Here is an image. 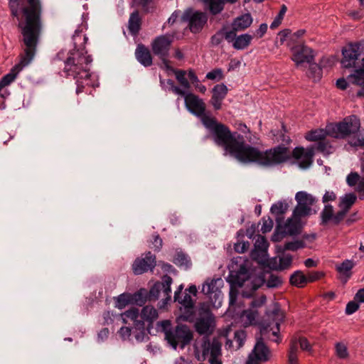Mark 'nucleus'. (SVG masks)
I'll list each match as a JSON object with an SVG mask.
<instances>
[{"mask_svg": "<svg viewBox=\"0 0 364 364\" xmlns=\"http://www.w3.org/2000/svg\"><path fill=\"white\" fill-rule=\"evenodd\" d=\"M203 124L213 134L215 142L224 148L226 152L243 164L257 163L271 167L286 161L289 159L288 149L279 145L265 151L245 144L243 136L231 132L230 129L212 117H205Z\"/></svg>", "mask_w": 364, "mask_h": 364, "instance_id": "f257e3e1", "label": "nucleus"}, {"mask_svg": "<svg viewBox=\"0 0 364 364\" xmlns=\"http://www.w3.org/2000/svg\"><path fill=\"white\" fill-rule=\"evenodd\" d=\"M23 36V53L20 55L19 63L15 65L10 72L1 78V88L15 80L18 73L28 66L36 53V47L42 28L40 18V7L31 5L24 10V19L19 23Z\"/></svg>", "mask_w": 364, "mask_h": 364, "instance_id": "f03ea898", "label": "nucleus"}, {"mask_svg": "<svg viewBox=\"0 0 364 364\" xmlns=\"http://www.w3.org/2000/svg\"><path fill=\"white\" fill-rule=\"evenodd\" d=\"M81 38L84 44L88 40L85 35H82L81 32L76 31L73 37L75 49L70 52L69 56L64 62V72L68 76H72L76 80L77 94L82 92L86 86L94 87L90 80L91 74L87 68L88 65L92 62V58L91 55H87V52L85 48H78L77 46V40Z\"/></svg>", "mask_w": 364, "mask_h": 364, "instance_id": "7ed1b4c3", "label": "nucleus"}, {"mask_svg": "<svg viewBox=\"0 0 364 364\" xmlns=\"http://www.w3.org/2000/svg\"><path fill=\"white\" fill-rule=\"evenodd\" d=\"M158 331L164 333L165 339L174 348L178 345L182 348L188 345L193 339V333L186 325H178L173 329L169 320H164L156 323Z\"/></svg>", "mask_w": 364, "mask_h": 364, "instance_id": "20e7f679", "label": "nucleus"}, {"mask_svg": "<svg viewBox=\"0 0 364 364\" xmlns=\"http://www.w3.org/2000/svg\"><path fill=\"white\" fill-rule=\"evenodd\" d=\"M266 316L267 321L260 323V334L262 336H266L269 331H272L274 338L271 340L279 343L281 341L278 336L279 326L284 321V315L277 303L274 304L272 310L266 311Z\"/></svg>", "mask_w": 364, "mask_h": 364, "instance_id": "39448f33", "label": "nucleus"}, {"mask_svg": "<svg viewBox=\"0 0 364 364\" xmlns=\"http://www.w3.org/2000/svg\"><path fill=\"white\" fill-rule=\"evenodd\" d=\"M194 328L200 335L211 334L215 327V318L208 303H200L196 309Z\"/></svg>", "mask_w": 364, "mask_h": 364, "instance_id": "423d86ee", "label": "nucleus"}, {"mask_svg": "<svg viewBox=\"0 0 364 364\" xmlns=\"http://www.w3.org/2000/svg\"><path fill=\"white\" fill-rule=\"evenodd\" d=\"M341 65L345 68H364V52L359 43H350L342 50Z\"/></svg>", "mask_w": 364, "mask_h": 364, "instance_id": "0eeeda50", "label": "nucleus"}, {"mask_svg": "<svg viewBox=\"0 0 364 364\" xmlns=\"http://www.w3.org/2000/svg\"><path fill=\"white\" fill-rule=\"evenodd\" d=\"M228 282L232 285L242 287L250 277L248 262L242 257L234 258L229 266Z\"/></svg>", "mask_w": 364, "mask_h": 364, "instance_id": "6e6552de", "label": "nucleus"}, {"mask_svg": "<svg viewBox=\"0 0 364 364\" xmlns=\"http://www.w3.org/2000/svg\"><path fill=\"white\" fill-rule=\"evenodd\" d=\"M331 127L333 137L343 139L349 135L357 134L360 128V122L356 116L351 115Z\"/></svg>", "mask_w": 364, "mask_h": 364, "instance_id": "1a4fd4ad", "label": "nucleus"}, {"mask_svg": "<svg viewBox=\"0 0 364 364\" xmlns=\"http://www.w3.org/2000/svg\"><path fill=\"white\" fill-rule=\"evenodd\" d=\"M181 19L188 23V27L191 33H198L207 23L208 16L204 12L188 8L183 11Z\"/></svg>", "mask_w": 364, "mask_h": 364, "instance_id": "9d476101", "label": "nucleus"}, {"mask_svg": "<svg viewBox=\"0 0 364 364\" xmlns=\"http://www.w3.org/2000/svg\"><path fill=\"white\" fill-rule=\"evenodd\" d=\"M297 202L294 209L293 215L296 218H305L312 214L311 205L316 202V198L306 191H299L295 195Z\"/></svg>", "mask_w": 364, "mask_h": 364, "instance_id": "9b49d317", "label": "nucleus"}, {"mask_svg": "<svg viewBox=\"0 0 364 364\" xmlns=\"http://www.w3.org/2000/svg\"><path fill=\"white\" fill-rule=\"evenodd\" d=\"M172 282L173 279L170 276L164 275L162 277L161 282L155 283L151 288L148 296L149 300H157L160 296V294L162 293L164 295V298L163 305H161V307L165 306L171 300V285L172 284Z\"/></svg>", "mask_w": 364, "mask_h": 364, "instance_id": "f8f14e48", "label": "nucleus"}, {"mask_svg": "<svg viewBox=\"0 0 364 364\" xmlns=\"http://www.w3.org/2000/svg\"><path fill=\"white\" fill-rule=\"evenodd\" d=\"M223 285L224 282L221 278L207 279L203 285L202 292L208 296L215 306L221 304L223 294L220 289Z\"/></svg>", "mask_w": 364, "mask_h": 364, "instance_id": "ddd939ff", "label": "nucleus"}, {"mask_svg": "<svg viewBox=\"0 0 364 364\" xmlns=\"http://www.w3.org/2000/svg\"><path fill=\"white\" fill-rule=\"evenodd\" d=\"M172 42V36L161 35L156 37L151 43V49L154 54L159 56L166 67L168 64L167 58Z\"/></svg>", "mask_w": 364, "mask_h": 364, "instance_id": "4468645a", "label": "nucleus"}, {"mask_svg": "<svg viewBox=\"0 0 364 364\" xmlns=\"http://www.w3.org/2000/svg\"><path fill=\"white\" fill-rule=\"evenodd\" d=\"M292 53L291 60L295 63L296 67L303 63L311 64L314 61V50L304 44H297L291 48Z\"/></svg>", "mask_w": 364, "mask_h": 364, "instance_id": "2eb2a0df", "label": "nucleus"}, {"mask_svg": "<svg viewBox=\"0 0 364 364\" xmlns=\"http://www.w3.org/2000/svg\"><path fill=\"white\" fill-rule=\"evenodd\" d=\"M202 353L204 357L209 355L210 364H223L220 359L221 343L217 338H213L211 342L209 340L203 341Z\"/></svg>", "mask_w": 364, "mask_h": 364, "instance_id": "dca6fc26", "label": "nucleus"}, {"mask_svg": "<svg viewBox=\"0 0 364 364\" xmlns=\"http://www.w3.org/2000/svg\"><path fill=\"white\" fill-rule=\"evenodd\" d=\"M156 265V256L148 252L144 257L136 258L132 264L134 274H142L148 271L152 272Z\"/></svg>", "mask_w": 364, "mask_h": 364, "instance_id": "f3484780", "label": "nucleus"}, {"mask_svg": "<svg viewBox=\"0 0 364 364\" xmlns=\"http://www.w3.org/2000/svg\"><path fill=\"white\" fill-rule=\"evenodd\" d=\"M185 105L191 113L200 117L202 122L205 117H210L205 114V105L203 100L192 93L185 96Z\"/></svg>", "mask_w": 364, "mask_h": 364, "instance_id": "a211bd4d", "label": "nucleus"}, {"mask_svg": "<svg viewBox=\"0 0 364 364\" xmlns=\"http://www.w3.org/2000/svg\"><path fill=\"white\" fill-rule=\"evenodd\" d=\"M270 351L269 348L264 343L263 338L260 337L257 339L256 344L248 356V359L252 358V361L256 364L259 362H266L269 359Z\"/></svg>", "mask_w": 364, "mask_h": 364, "instance_id": "6ab92c4d", "label": "nucleus"}, {"mask_svg": "<svg viewBox=\"0 0 364 364\" xmlns=\"http://www.w3.org/2000/svg\"><path fill=\"white\" fill-rule=\"evenodd\" d=\"M174 300L181 304L186 309L184 315L183 316L184 320L192 321L194 318L193 315V309L194 306V301L191 296L187 292L184 293L183 297L179 296V291H175Z\"/></svg>", "mask_w": 364, "mask_h": 364, "instance_id": "aec40b11", "label": "nucleus"}, {"mask_svg": "<svg viewBox=\"0 0 364 364\" xmlns=\"http://www.w3.org/2000/svg\"><path fill=\"white\" fill-rule=\"evenodd\" d=\"M294 158L298 160L299 167L307 168L313 162V151H305L303 147H296L292 152Z\"/></svg>", "mask_w": 364, "mask_h": 364, "instance_id": "412c9836", "label": "nucleus"}, {"mask_svg": "<svg viewBox=\"0 0 364 364\" xmlns=\"http://www.w3.org/2000/svg\"><path fill=\"white\" fill-rule=\"evenodd\" d=\"M227 86L222 83L218 84L213 88V95L210 100V102L215 110H218L221 108L222 102L228 94Z\"/></svg>", "mask_w": 364, "mask_h": 364, "instance_id": "4be33fe9", "label": "nucleus"}, {"mask_svg": "<svg viewBox=\"0 0 364 364\" xmlns=\"http://www.w3.org/2000/svg\"><path fill=\"white\" fill-rule=\"evenodd\" d=\"M264 283L267 288H277L282 284V279L279 276L274 274H271L267 280H265L263 277H258L253 282L252 289L257 290Z\"/></svg>", "mask_w": 364, "mask_h": 364, "instance_id": "5701e85b", "label": "nucleus"}, {"mask_svg": "<svg viewBox=\"0 0 364 364\" xmlns=\"http://www.w3.org/2000/svg\"><path fill=\"white\" fill-rule=\"evenodd\" d=\"M135 57L138 62L144 67H149L152 65L153 60L150 50L142 43L137 45Z\"/></svg>", "mask_w": 364, "mask_h": 364, "instance_id": "b1692460", "label": "nucleus"}, {"mask_svg": "<svg viewBox=\"0 0 364 364\" xmlns=\"http://www.w3.org/2000/svg\"><path fill=\"white\" fill-rule=\"evenodd\" d=\"M301 218H302L294 217V215L292 214V217L289 218L285 223L282 233L284 235H298L302 228V224L301 223Z\"/></svg>", "mask_w": 364, "mask_h": 364, "instance_id": "393cba45", "label": "nucleus"}, {"mask_svg": "<svg viewBox=\"0 0 364 364\" xmlns=\"http://www.w3.org/2000/svg\"><path fill=\"white\" fill-rule=\"evenodd\" d=\"M122 321L124 323H127V318H129L133 321V324L134 327L139 330H144L145 328V324L144 321L141 320H138L139 312V309L136 308H132L126 311L124 313L120 314Z\"/></svg>", "mask_w": 364, "mask_h": 364, "instance_id": "a878e982", "label": "nucleus"}, {"mask_svg": "<svg viewBox=\"0 0 364 364\" xmlns=\"http://www.w3.org/2000/svg\"><path fill=\"white\" fill-rule=\"evenodd\" d=\"M252 21L250 14H242L233 20L231 25L232 28L237 31H244L250 26Z\"/></svg>", "mask_w": 364, "mask_h": 364, "instance_id": "bb28decb", "label": "nucleus"}, {"mask_svg": "<svg viewBox=\"0 0 364 364\" xmlns=\"http://www.w3.org/2000/svg\"><path fill=\"white\" fill-rule=\"evenodd\" d=\"M141 26V18L138 10L130 14L128 21V29L129 33L136 36L138 35Z\"/></svg>", "mask_w": 364, "mask_h": 364, "instance_id": "cd10ccee", "label": "nucleus"}, {"mask_svg": "<svg viewBox=\"0 0 364 364\" xmlns=\"http://www.w3.org/2000/svg\"><path fill=\"white\" fill-rule=\"evenodd\" d=\"M141 317L142 318L141 321L148 322L147 329L149 331L151 326H152V323L156 320L159 317L157 310L152 306H146L143 307L141 311Z\"/></svg>", "mask_w": 364, "mask_h": 364, "instance_id": "c85d7f7f", "label": "nucleus"}, {"mask_svg": "<svg viewBox=\"0 0 364 364\" xmlns=\"http://www.w3.org/2000/svg\"><path fill=\"white\" fill-rule=\"evenodd\" d=\"M332 136L331 127L328 126L326 129H319L312 130L308 132L305 136L306 139L309 141H320L321 140L326 138V135Z\"/></svg>", "mask_w": 364, "mask_h": 364, "instance_id": "c756f323", "label": "nucleus"}, {"mask_svg": "<svg viewBox=\"0 0 364 364\" xmlns=\"http://www.w3.org/2000/svg\"><path fill=\"white\" fill-rule=\"evenodd\" d=\"M237 0H208L209 10L213 15L220 14L225 3L235 4Z\"/></svg>", "mask_w": 364, "mask_h": 364, "instance_id": "7c9ffc66", "label": "nucleus"}, {"mask_svg": "<svg viewBox=\"0 0 364 364\" xmlns=\"http://www.w3.org/2000/svg\"><path fill=\"white\" fill-rule=\"evenodd\" d=\"M357 200L356 196L353 193H346L340 197L338 207L347 212L349 211Z\"/></svg>", "mask_w": 364, "mask_h": 364, "instance_id": "2f4dec72", "label": "nucleus"}, {"mask_svg": "<svg viewBox=\"0 0 364 364\" xmlns=\"http://www.w3.org/2000/svg\"><path fill=\"white\" fill-rule=\"evenodd\" d=\"M252 38V36L248 33L241 34L237 36L232 46L236 50H244L250 44Z\"/></svg>", "mask_w": 364, "mask_h": 364, "instance_id": "473e14b6", "label": "nucleus"}, {"mask_svg": "<svg viewBox=\"0 0 364 364\" xmlns=\"http://www.w3.org/2000/svg\"><path fill=\"white\" fill-rule=\"evenodd\" d=\"M355 264L352 260L346 259L341 264L336 267V270L343 276L346 277V281L350 278L351 275V269Z\"/></svg>", "mask_w": 364, "mask_h": 364, "instance_id": "72a5a7b5", "label": "nucleus"}, {"mask_svg": "<svg viewBox=\"0 0 364 364\" xmlns=\"http://www.w3.org/2000/svg\"><path fill=\"white\" fill-rule=\"evenodd\" d=\"M289 282L291 284L295 287H302L307 283V277L301 271L297 270L291 275Z\"/></svg>", "mask_w": 364, "mask_h": 364, "instance_id": "f704fd0d", "label": "nucleus"}, {"mask_svg": "<svg viewBox=\"0 0 364 364\" xmlns=\"http://www.w3.org/2000/svg\"><path fill=\"white\" fill-rule=\"evenodd\" d=\"M355 71L353 74L348 76V80L352 83L364 86V68H354Z\"/></svg>", "mask_w": 364, "mask_h": 364, "instance_id": "c9c22d12", "label": "nucleus"}, {"mask_svg": "<svg viewBox=\"0 0 364 364\" xmlns=\"http://www.w3.org/2000/svg\"><path fill=\"white\" fill-rule=\"evenodd\" d=\"M287 364H299L297 343L296 341H291L288 352Z\"/></svg>", "mask_w": 364, "mask_h": 364, "instance_id": "e433bc0d", "label": "nucleus"}, {"mask_svg": "<svg viewBox=\"0 0 364 364\" xmlns=\"http://www.w3.org/2000/svg\"><path fill=\"white\" fill-rule=\"evenodd\" d=\"M289 205L286 202L279 201L276 203H274L271 208L270 211L272 214L279 216L284 214L288 210Z\"/></svg>", "mask_w": 364, "mask_h": 364, "instance_id": "4c0bfd02", "label": "nucleus"}, {"mask_svg": "<svg viewBox=\"0 0 364 364\" xmlns=\"http://www.w3.org/2000/svg\"><path fill=\"white\" fill-rule=\"evenodd\" d=\"M321 225H325L333 218V208L331 205H326L321 213Z\"/></svg>", "mask_w": 364, "mask_h": 364, "instance_id": "58836bf2", "label": "nucleus"}, {"mask_svg": "<svg viewBox=\"0 0 364 364\" xmlns=\"http://www.w3.org/2000/svg\"><path fill=\"white\" fill-rule=\"evenodd\" d=\"M173 262L178 267H184L186 268H188L191 265V261L188 257L182 252H178L176 255Z\"/></svg>", "mask_w": 364, "mask_h": 364, "instance_id": "ea45409f", "label": "nucleus"}, {"mask_svg": "<svg viewBox=\"0 0 364 364\" xmlns=\"http://www.w3.org/2000/svg\"><path fill=\"white\" fill-rule=\"evenodd\" d=\"M186 73L185 70H176L175 71L176 80L184 89L188 90L191 87V85L188 80L186 78Z\"/></svg>", "mask_w": 364, "mask_h": 364, "instance_id": "a19ab883", "label": "nucleus"}, {"mask_svg": "<svg viewBox=\"0 0 364 364\" xmlns=\"http://www.w3.org/2000/svg\"><path fill=\"white\" fill-rule=\"evenodd\" d=\"M332 149L333 147L325 138L317 143L316 150L323 154H329Z\"/></svg>", "mask_w": 364, "mask_h": 364, "instance_id": "79ce46f5", "label": "nucleus"}, {"mask_svg": "<svg viewBox=\"0 0 364 364\" xmlns=\"http://www.w3.org/2000/svg\"><path fill=\"white\" fill-rule=\"evenodd\" d=\"M131 301V296L128 294H122L116 298L115 305L117 308L122 309L124 308Z\"/></svg>", "mask_w": 364, "mask_h": 364, "instance_id": "37998d69", "label": "nucleus"}, {"mask_svg": "<svg viewBox=\"0 0 364 364\" xmlns=\"http://www.w3.org/2000/svg\"><path fill=\"white\" fill-rule=\"evenodd\" d=\"M292 256L289 254L283 255L279 257L280 271L289 269L292 264Z\"/></svg>", "mask_w": 364, "mask_h": 364, "instance_id": "c03bdc74", "label": "nucleus"}, {"mask_svg": "<svg viewBox=\"0 0 364 364\" xmlns=\"http://www.w3.org/2000/svg\"><path fill=\"white\" fill-rule=\"evenodd\" d=\"M305 247L306 245L303 240H296L286 242L284 246V250L296 251Z\"/></svg>", "mask_w": 364, "mask_h": 364, "instance_id": "a18cd8bd", "label": "nucleus"}, {"mask_svg": "<svg viewBox=\"0 0 364 364\" xmlns=\"http://www.w3.org/2000/svg\"><path fill=\"white\" fill-rule=\"evenodd\" d=\"M138 4L141 6L145 13L154 11L156 8L154 0H138Z\"/></svg>", "mask_w": 364, "mask_h": 364, "instance_id": "49530a36", "label": "nucleus"}, {"mask_svg": "<svg viewBox=\"0 0 364 364\" xmlns=\"http://www.w3.org/2000/svg\"><path fill=\"white\" fill-rule=\"evenodd\" d=\"M287 10V6L283 4L281 7V9L278 14V15L275 17L272 23L270 24V28L274 29L277 28L282 23V21L284 18V16Z\"/></svg>", "mask_w": 364, "mask_h": 364, "instance_id": "de8ad7c7", "label": "nucleus"}, {"mask_svg": "<svg viewBox=\"0 0 364 364\" xmlns=\"http://www.w3.org/2000/svg\"><path fill=\"white\" fill-rule=\"evenodd\" d=\"M309 75L316 80V79H320L321 75V68L320 66L315 63L314 61L309 64Z\"/></svg>", "mask_w": 364, "mask_h": 364, "instance_id": "09e8293b", "label": "nucleus"}, {"mask_svg": "<svg viewBox=\"0 0 364 364\" xmlns=\"http://www.w3.org/2000/svg\"><path fill=\"white\" fill-rule=\"evenodd\" d=\"M336 353L339 358H346L348 356L347 347L342 343H337L336 344Z\"/></svg>", "mask_w": 364, "mask_h": 364, "instance_id": "8fccbe9b", "label": "nucleus"}, {"mask_svg": "<svg viewBox=\"0 0 364 364\" xmlns=\"http://www.w3.org/2000/svg\"><path fill=\"white\" fill-rule=\"evenodd\" d=\"M205 77L208 80H220L223 78V70L220 68H216L206 74Z\"/></svg>", "mask_w": 364, "mask_h": 364, "instance_id": "3c124183", "label": "nucleus"}, {"mask_svg": "<svg viewBox=\"0 0 364 364\" xmlns=\"http://www.w3.org/2000/svg\"><path fill=\"white\" fill-rule=\"evenodd\" d=\"M245 339L246 333L245 331L240 330L235 332L234 340L237 344V348H240L243 346Z\"/></svg>", "mask_w": 364, "mask_h": 364, "instance_id": "603ef678", "label": "nucleus"}, {"mask_svg": "<svg viewBox=\"0 0 364 364\" xmlns=\"http://www.w3.org/2000/svg\"><path fill=\"white\" fill-rule=\"evenodd\" d=\"M292 341H296L297 343V347L299 345L302 350H305L309 353L312 351V347L306 338L301 337L299 338L298 341L296 339H293Z\"/></svg>", "mask_w": 364, "mask_h": 364, "instance_id": "864d4df0", "label": "nucleus"}, {"mask_svg": "<svg viewBox=\"0 0 364 364\" xmlns=\"http://www.w3.org/2000/svg\"><path fill=\"white\" fill-rule=\"evenodd\" d=\"M360 179L357 172H351L346 177V183L349 186L353 187L358 184Z\"/></svg>", "mask_w": 364, "mask_h": 364, "instance_id": "5fc2aeb1", "label": "nucleus"}, {"mask_svg": "<svg viewBox=\"0 0 364 364\" xmlns=\"http://www.w3.org/2000/svg\"><path fill=\"white\" fill-rule=\"evenodd\" d=\"M255 247L256 249L262 251L266 250L268 247V242L266 238L264 236L258 235L255 241Z\"/></svg>", "mask_w": 364, "mask_h": 364, "instance_id": "6e6d98bb", "label": "nucleus"}, {"mask_svg": "<svg viewBox=\"0 0 364 364\" xmlns=\"http://www.w3.org/2000/svg\"><path fill=\"white\" fill-rule=\"evenodd\" d=\"M27 4L21 8V18L24 19V10L31 6V5H34L35 6L40 7V18L41 19V14H42V5L40 0H26Z\"/></svg>", "mask_w": 364, "mask_h": 364, "instance_id": "4d7b16f0", "label": "nucleus"}, {"mask_svg": "<svg viewBox=\"0 0 364 364\" xmlns=\"http://www.w3.org/2000/svg\"><path fill=\"white\" fill-rule=\"evenodd\" d=\"M223 40H224L223 30V28H221L220 31L216 32V33L214 34L211 37L210 43L213 46H217L219 44H220Z\"/></svg>", "mask_w": 364, "mask_h": 364, "instance_id": "13d9d810", "label": "nucleus"}, {"mask_svg": "<svg viewBox=\"0 0 364 364\" xmlns=\"http://www.w3.org/2000/svg\"><path fill=\"white\" fill-rule=\"evenodd\" d=\"M349 143L353 146H364V130L363 132L357 134L356 137L353 138Z\"/></svg>", "mask_w": 364, "mask_h": 364, "instance_id": "bf43d9fd", "label": "nucleus"}, {"mask_svg": "<svg viewBox=\"0 0 364 364\" xmlns=\"http://www.w3.org/2000/svg\"><path fill=\"white\" fill-rule=\"evenodd\" d=\"M359 309V304L355 300L349 301L346 307L345 313L347 315L354 314Z\"/></svg>", "mask_w": 364, "mask_h": 364, "instance_id": "052dcab7", "label": "nucleus"}, {"mask_svg": "<svg viewBox=\"0 0 364 364\" xmlns=\"http://www.w3.org/2000/svg\"><path fill=\"white\" fill-rule=\"evenodd\" d=\"M272 228L273 220L270 218H268L267 219L264 218H262V225L261 228V231L262 232V233H267L270 232Z\"/></svg>", "mask_w": 364, "mask_h": 364, "instance_id": "680f3d73", "label": "nucleus"}, {"mask_svg": "<svg viewBox=\"0 0 364 364\" xmlns=\"http://www.w3.org/2000/svg\"><path fill=\"white\" fill-rule=\"evenodd\" d=\"M224 39H225L228 43L234 42L235 38H237L236 32L237 31H235L232 28L231 31H226L225 28H223Z\"/></svg>", "mask_w": 364, "mask_h": 364, "instance_id": "e2e57ef3", "label": "nucleus"}, {"mask_svg": "<svg viewBox=\"0 0 364 364\" xmlns=\"http://www.w3.org/2000/svg\"><path fill=\"white\" fill-rule=\"evenodd\" d=\"M348 213L347 211L341 209L339 211L337 212L336 214L333 215V218L332 220V222L335 225L339 224L346 217V214Z\"/></svg>", "mask_w": 364, "mask_h": 364, "instance_id": "0e129e2a", "label": "nucleus"}, {"mask_svg": "<svg viewBox=\"0 0 364 364\" xmlns=\"http://www.w3.org/2000/svg\"><path fill=\"white\" fill-rule=\"evenodd\" d=\"M279 258L273 257L268 261L267 267L271 269L280 271L281 267H279Z\"/></svg>", "mask_w": 364, "mask_h": 364, "instance_id": "69168bd1", "label": "nucleus"}, {"mask_svg": "<svg viewBox=\"0 0 364 364\" xmlns=\"http://www.w3.org/2000/svg\"><path fill=\"white\" fill-rule=\"evenodd\" d=\"M237 290L234 289L233 287H231L229 292V304L230 306H233L237 298Z\"/></svg>", "mask_w": 364, "mask_h": 364, "instance_id": "338daca9", "label": "nucleus"}, {"mask_svg": "<svg viewBox=\"0 0 364 364\" xmlns=\"http://www.w3.org/2000/svg\"><path fill=\"white\" fill-rule=\"evenodd\" d=\"M336 199V195L333 191H326L322 198V201L326 203L329 201H334Z\"/></svg>", "mask_w": 364, "mask_h": 364, "instance_id": "774afa93", "label": "nucleus"}]
</instances>
